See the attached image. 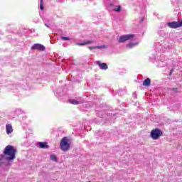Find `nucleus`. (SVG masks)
<instances>
[{"label":"nucleus","mask_w":182,"mask_h":182,"mask_svg":"<svg viewBox=\"0 0 182 182\" xmlns=\"http://www.w3.org/2000/svg\"><path fill=\"white\" fill-rule=\"evenodd\" d=\"M17 151L18 150L14 146L8 145L5 147L3 154L6 156V160H7V161H11L15 160Z\"/></svg>","instance_id":"1"},{"label":"nucleus","mask_w":182,"mask_h":182,"mask_svg":"<svg viewBox=\"0 0 182 182\" xmlns=\"http://www.w3.org/2000/svg\"><path fill=\"white\" fill-rule=\"evenodd\" d=\"M150 136L153 140H159L163 136V131L159 128L152 129Z\"/></svg>","instance_id":"2"},{"label":"nucleus","mask_w":182,"mask_h":182,"mask_svg":"<svg viewBox=\"0 0 182 182\" xmlns=\"http://www.w3.org/2000/svg\"><path fill=\"white\" fill-rule=\"evenodd\" d=\"M69 139L65 136L61 139L60 147L63 151H68L70 149V144H68Z\"/></svg>","instance_id":"3"},{"label":"nucleus","mask_w":182,"mask_h":182,"mask_svg":"<svg viewBox=\"0 0 182 182\" xmlns=\"http://www.w3.org/2000/svg\"><path fill=\"white\" fill-rule=\"evenodd\" d=\"M133 38H134V34H128V35L121 36L118 40V42L119 43H123L127 41H130V39H133Z\"/></svg>","instance_id":"4"},{"label":"nucleus","mask_w":182,"mask_h":182,"mask_svg":"<svg viewBox=\"0 0 182 182\" xmlns=\"http://www.w3.org/2000/svg\"><path fill=\"white\" fill-rule=\"evenodd\" d=\"M31 49L33 50H41V51H43V50H45V46H43V45H42V44L36 43V44H34L31 47Z\"/></svg>","instance_id":"5"},{"label":"nucleus","mask_w":182,"mask_h":182,"mask_svg":"<svg viewBox=\"0 0 182 182\" xmlns=\"http://www.w3.org/2000/svg\"><path fill=\"white\" fill-rule=\"evenodd\" d=\"M97 65H98L100 69H102V70H106L109 68V66H107V64L105 63H101L100 61H97Z\"/></svg>","instance_id":"6"},{"label":"nucleus","mask_w":182,"mask_h":182,"mask_svg":"<svg viewBox=\"0 0 182 182\" xmlns=\"http://www.w3.org/2000/svg\"><path fill=\"white\" fill-rule=\"evenodd\" d=\"M6 130L7 134H11V133L14 132V128H12V125H11V124H7L6 126Z\"/></svg>","instance_id":"7"},{"label":"nucleus","mask_w":182,"mask_h":182,"mask_svg":"<svg viewBox=\"0 0 182 182\" xmlns=\"http://www.w3.org/2000/svg\"><path fill=\"white\" fill-rule=\"evenodd\" d=\"M38 146L40 149H48L49 147L48 142H39Z\"/></svg>","instance_id":"8"},{"label":"nucleus","mask_w":182,"mask_h":182,"mask_svg":"<svg viewBox=\"0 0 182 182\" xmlns=\"http://www.w3.org/2000/svg\"><path fill=\"white\" fill-rule=\"evenodd\" d=\"M143 86L149 87L150 85H151V80L150 78H146L145 80H144L142 83Z\"/></svg>","instance_id":"9"},{"label":"nucleus","mask_w":182,"mask_h":182,"mask_svg":"<svg viewBox=\"0 0 182 182\" xmlns=\"http://www.w3.org/2000/svg\"><path fill=\"white\" fill-rule=\"evenodd\" d=\"M90 43H93V41H87L84 43H78L77 45L78 46H85V45H90Z\"/></svg>","instance_id":"10"},{"label":"nucleus","mask_w":182,"mask_h":182,"mask_svg":"<svg viewBox=\"0 0 182 182\" xmlns=\"http://www.w3.org/2000/svg\"><path fill=\"white\" fill-rule=\"evenodd\" d=\"M139 45V43H129V44L127 45V48H129V49H132L134 48V46H137Z\"/></svg>","instance_id":"11"},{"label":"nucleus","mask_w":182,"mask_h":182,"mask_svg":"<svg viewBox=\"0 0 182 182\" xmlns=\"http://www.w3.org/2000/svg\"><path fill=\"white\" fill-rule=\"evenodd\" d=\"M70 103H71L72 105H80L82 102H79L76 100H70Z\"/></svg>","instance_id":"12"},{"label":"nucleus","mask_w":182,"mask_h":182,"mask_svg":"<svg viewBox=\"0 0 182 182\" xmlns=\"http://www.w3.org/2000/svg\"><path fill=\"white\" fill-rule=\"evenodd\" d=\"M50 159L53 161H55V163H58V158L56 157V155H50Z\"/></svg>","instance_id":"13"},{"label":"nucleus","mask_w":182,"mask_h":182,"mask_svg":"<svg viewBox=\"0 0 182 182\" xmlns=\"http://www.w3.org/2000/svg\"><path fill=\"white\" fill-rule=\"evenodd\" d=\"M102 48H103L102 46H97L88 47V49L92 50V49H102Z\"/></svg>","instance_id":"14"},{"label":"nucleus","mask_w":182,"mask_h":182,"mask_svg":"<svg viewBox=\"0 0 182 182\" xmlns=\"http://www.w3.org/2000/svg\"><path fill=\"white\" fill-rule=\"evenodd\" d=\"M114 12H120L122 11V6H117V9H113Z\"/></svg>","instance_id":"15"},{"label":"nucleus","mask_w":182,"mask_h":182,"mask_svg":"<svg viewBox=\"0 0 182 182\" xmlns=\"http://www.w3.org/2000/svg\"><path fill=\"white\" fill-rule=\"evenodd\" d=\"M2 160H6V156L4 154L0 155V161H2Z\"/></svg>","instance_id":"16"},{"label":"nucleus","mask_w":182,"mask_h":182,"mask_svg":"<svg viewBox=\"0 0 182 182\" xmlns=\"http://www.w3.org/2000/svg\"><path fill=\"white\" fill-rule=\"evenodd\" d=\"M61 39L63 41H70V38L69 37H65V36H61Z\"/></svg>","instance_id":"17"},{"label":"nucleus","mask_w":182,"mask_h":182,"mask_svg":"<svg viewBox=\"0 0 182 182\" xmlns=\"http://www.w3.org/2000/svg\"><path fill=\"white\" fill-rule=\"evenodd\" d=\"M40 9L41 11H43L44 8H43V3H40Z\"/></svg>","instance_id":"18"},{"label":"nucleus","mask_w":182,"mask_h":182,"mask_svg":"<svg viewBox=\"0 0 182 182\" xmlns=\"http://www.w3.org/2000/svg\"><path fill=\"white\" fill-rule=\"evenodd\" d=\"M171 90H173V92H176V93H177V92H178L177 88H172Z\"/></svg>","instance_id":"19"},{"label":"nucleus","mask_w":182,"mask_h":182,"mask_svg":"<svg viewBox=\"0 0 182 182\" xmlns=\"http://www.w3.org/2000/svg\"><path fill=\"white\" fill-rule=\"evenodd\" d=\"M171 75H173V70H171V72L169 73V76H171Z\"/></svg>","instance_id":"20"},{"label":"nucleus","mask_w":182,"mask_h":182,"mask_svg":"<svg viewBox=\"0 0 182 182\" xmlns=\"http://www.w3.org/2000/svg\"><path fill=\"white\" fill-rule=\"evenodd\" d=\"M2 164H4V162H2L1 161H0V166H2Z\"/></svg>","instance_id":"21"},{"label":"nucleus","mask_w":182,"mask_h":182,"mask_svg":"<svg viewBox=\"0 0 182 182\" xmlns=\"http://www.w3.org/2000/svg\"><path fill=\"white\" fill-rule=\"evenodd\" d=\"M40 4H43V0H40Z\"/></svg>","instance_id":"22"},{"label":"nucleus","mask_w":182,"mask_h":182,"mask_svg":"<svg viewBox=\"0 0 182 182\" xmlns=\"http://www.w3.org/2000/svg\"><path fill=\"white\" fill-rule=\"evenodd\" d=\"M47 28H49V26L48 24H45Z\"/></svg>","instance_id":"23"}]
</instances>
